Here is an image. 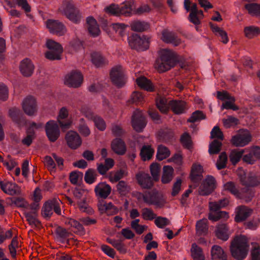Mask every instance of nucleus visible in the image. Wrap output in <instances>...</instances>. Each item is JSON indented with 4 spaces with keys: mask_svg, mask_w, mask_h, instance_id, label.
<instances>
[{
    "mask_svg": "<svg viewBox=\"0 0 260 260\" xmlns=\"http://www.w3.org/2000/svg\"><path fill=\"white\" fill-rule=\"evenodd\" d=\"M68 111L65 107L60 109L57 117V122L63 132H65L69 129L72 123V121L69 119L64 120V119L68 117Z\"/></svg>",
    "mask_w": 260,
    "mask_h": 260,
    "instance_id": "4468645a",
    "label": "nucleus"
},
{
    "mask_svg": "<svg viewBox=\"0 0 260 260\" xmlns=\"http://www.w3.org/2000/svg\"><path fill=\"white\" fill-rule=\"evenodd\" d=\"M148 199L145 200V203L155 205L157 208H162L167 203L166 199L162 193L156 190L148 192Z\"/></svg>",
    "mask_w": 260,
    "mask_h": 260,
    "instance_id": "423d86ee",
    "label": "nucleus"
},
{
    "mask_svg": "<svg viewBox=\"0 0 260 260\" xmlns=\"http://www.w3.org/2000/svg\"><path fill=\"white\" fill-rule=\"evenodd\" d=\"M196 232L198 236H204L208 234V225L206 218H203L197 221L196 223Z\"/></svg>",
    "mask_w": 260,
    "mask_h": 260,
    "instance_id": "c756f323",
    "label": "nucleus"
},
{
    "mask_svg": "<svg viewBox=\"0 0 260 260\" xmlns=\"http://www.w3.org/2000/svg\"><path fill=\"white\" fill-rule=\"evenodd\" d=\"M154 150L150 146H144L140 152V155L143 160L150 159L154 153Z\"/></svg>",
    "mask_w": 260,
    "mask_h": 260,
    "instance_id": "a19ab883",
    "label": "nucleus"
},
{
    "mask_svg": "<svg viewBox=\"0 0 260 260\" xmlns=\"http://www.w3.org/2000/svg\"><path fill=\"white\" fill-rule=\"evenodd\" d=\"M170 151L166 146L160 145L158 146L156 157L158 160H162L170 155Z\"/></svg>",
    "mask_w": 260,
    "mask_h": 260,
    "instance_id": "58836bf2",
    "label": "nucleus"
},
{
    "mask_svg": "<svg viewBox=\"0 0 260 260\" xmlns=\"http://www.w3.org/2000/svg\"><path fill=\"white\" fill-rule=\"evenodd\" d=\"M223 125L226 128H230L233 126H236L239 123V120L232 116H228L227 118L222 119Z\"/></svg>",
    "mask_w": 260,
    "mask_h": 260,
    "instance_id": "6e6d98bb",
    "label": "nucleus"
},
{
    "mask_svg": "<svg viewBox=\"0 0 260 260\" xmlns=\"http://www.w3.org/2000/svg\"><path fill=\"white\" fill-rule=\"evenodd\" d=\"M46 135L50 141H56L60 136V131L57 123L50 120L47 122L45 125Z\"/></svg>",
    "mask_w": 260,
    "mask_h": 260,
    "instance_id": "9b49d317",
    "label": "nucleus"
},
{
    "mask_svg": "<svg viewBox=\"0 0 260 260\" xmlns=\"http://www.w3.org/2000/svg\"><path fill=\"white\" fill-rule=\"evenodd\" d=\"M111 148L116 154L123 155L126 151V145L124 142L121 139L116 138L111 143Z\"/></svg>",
    "mask_w": 260,
    "mask_h": 260,
    "instance_id": "aec40b11",
    "label": "nucleus"
},
{
    "mask_svg": "<svg viewBox=\"0 0 260 260\" xmlns=\"http://www.w3.org/2000/svg\"><path fill=\"white\" fill-rule=\"evenodd\" d=\"M151 10V8L149 5L145 4H142L139 7L136 8L135 7L133 14L135 15H143L145 14Z\"/></svg>",
    "mask_w": 260,
    "mask_h": 260,
    "instance_id": "052dcab7",
    "label": "nucleus"
},
{
    "mask_svg": "<svg viewBox=\"0 0 260 260\" xmlns=\"http://www.w3.org/2000/svg\"><path fill=\"white\" fill-rule=\"evenodd\" d=\"M149 38L143 35L140 37L137 34H133L129 39V45L132 49L137 50H144L149 47Z\"/></svg>",
    "mask_w": 260,
    "mask_h": 260,
    "instance_id": "20e7f679",
    "label": "nucleus"
},
{
    "mask_svg": "<svg viewBox=\"0 0 260 260\" xmlns=\"http://www.w3.org/2000/svg\"><path fill=\"white\" fill-rule=\"evenodd\" d=\"M183 5L185 10L187 12H190L188 16H203V11L198 9L197 4L192 3L190 0H184Z\"/></svg>",
    "mask_w": 260,
    "mask_h": 260,
    "instance_id": "6ab92c4d",
    "label": "nucleus"
},
{
    "mask_svg": "<svg viewBox=\"0 0 260 260\" xmlns=\"http://www.w3.org/2000/svg\"><path fill=\"white\" fill-rule=\"evenodd\" d=\"M34 70V66L28 58H25L21 62L20 70L24 76H30L33 73Z\"/></svg>",
    "mask_w": 260,
    "mask_h": 260,
    "instance_id": "412c9836",
    "label": "nucleus"
},
{
    "mask_svg": "<svg viewBox=\"0 0 260 260\" xmlns=\"http://www.w3.org/2000/svg\"><path fill=\"white\" fill-rule=\"evenodd\" d=\"M110 76L112 82L116 86L121 87L125 84L124 71L121 66H116L112 68Z\"/></svg>",
    "mask_w": 260,
    "mask_h": 260,
    "instance_id": "1a4fd4ad",
    "label": "nucleus"
},
{
    "mask_svg": "<svg viewBox=\"0 0 260 260\" xmlns=\"http://www.w3.org/2000/svg\"><path fill=\"white\" fill-rule=\"evenodd\" d=\"M177 61L174 52L169 49H163L159 51V58L156 60L154 67L159 73H163L174 67Z\"/></svg>",
    "mask_w": 260,
    "mask_h": 260,
    "instance_id": "f257e3e1",
    "label": "nucleus"
},
{
    "mask_svg": "<svg viewBox=\"0 0 260 260\" xmlns=\"http://www.w3.org/2000/svg\"><path fill=\"white\" fill-rule=\"evenodd\" d=\"M62 11L66 16H80L79 10L76 8L72 3L67 1L63 2Z\"/></svg>",
    "mask_w": 260,
    "mask_h": 260,
    "instance_id": "a211bd4d",
    "label": "nucleus"
},
{
    "mask_svg": "<svg viewBox=\"0 0 260 260\" xmlns=\"http://www.w3.org/2000/svg\"><path fill=\"white\" fill-rule=\"evenodd\" d=\"M190 251L193 260H205V256L202 248L196 243L192 244Z\"/></svg>",
    "mask_w": 260,
    "mask_h": 260,
    "instance_id": "4c0bfd02",
    "label": "nucleus"
},
{
    "mask_svg": "<svg viewBox=\"0 0 260 260\" xmlns=\"http://www.w3.org/2000/svg\"><path fill=\"white\" fill-rule=\"evenodd\" d=\"M22 107L26 115L30 116L34 115L38 109L36 98L32 95L27 96L22 102Z\"/></svg>",
    "mask_w": 260,
    "mask_h": 260,
    "instance_id": "9d476101",
    "label": "nucleus"
},
{
    "mask_svg": "<svg viewBox=\"0 0 260 260\" xmlns=\"http://www.w3.org/2000/svg\"><path fill=\"white\" fill-rule=\"evenodd\" d=\"M244 35L246 38L252 39L260 35V28L255 26H248L244 28Z\"/></svg>",
    "mask_w": 260,
    "mask_h": 260,
    "instance_id": "e433bc0d",
    "label": "nucleus"
},
{
    "mask_svg": "<svg viewBox=\"0 0 260 260\" xmlns=\"http://www.w3.org/2000/svg\"><path fill=\"white\" fill-rule=\"evenodd\" d=\"M61 203L60 200L54 198L45 203L42 210V214L45 217H50L53 213L52 210L58 215L61 214V209L59 207V204Z\"/></svg>",
    "mask_w": 260,
    "mask_h": 260,
    "instance_id": "0eeeda50",
    "label": "nucleus"
},
{
    "mask_svg": "<svg viewBox=\"0 0 260 260\" xmlns=\"http://www.w3.org/2000/svg\"><path fill=\"white\" fill-rule=\"evenodd\" d=\"M86 22L89 34L93 37L99 36L100 29L96 20L93 17H87Z\"/></svg>",
    "mask_w": 260,
    "mask_h": 260,
    "instance_id": "bb28decb",
    "label": "nucleus"
},
{
    "mask_svg": "<svg viewBox=\"0 0 260 260\" xmlns=\"http://www.w3.org/2000/svg\"><path fill=\"white\" fill-rule=\"evenodd\" d=\"M94 191L97 196L106 199L110 194L111 188L108 184L100 183L95 186Z\"/></svg>",
    "mask_w": 260,
    "mask_h": 260,
    "instance_id": "4be33fe9",
    "label": "nucleus"
},
{
    "mask_svg": "<svg viewBox=\"0 0 260 260\" xmlns=\"http://www.w3.org/2000/svg\"><path fill=\"white\" fill-rule=\"evenodd\" d=\"M117 191L119 194L125 196L129 192L131 187L124 181H119L116 185Z\"/></svg>",
    "mask_w": 260,
    "mask_h": 260,
    "instance_id": "37998d69",
    "label": "nucleus"
},
{
    "mask_svg": "<svg viewBox=\"0 0 260 260\" xmlns=\"http://www.w3.org/2000/svg\"><path fill=\"white\" fill-rule=\"evenodd\" d=\"M228 214L225 211H217L210 212L208 215V218L213 221H217L222 218H228Z\"/></svg>",
    "mask_w": 260,
    "mask_h": 260,
    "instance_id": "603ef678",
    "label": "nucleus"
},
{
    "mask_svg": "<svg viewBox=\"0 0 260 260\" xmlns=\"http://www.w3.org/2000/svg\"><path fill=\"white\" fill-rule=\"evenodd\" d=\"M131 28L133 31L143 32L147 30L150 28V24L144 21H134L131 24Z\"/></svg>",
    "mask_w": 260,
    "mask_h": 260,
    "instance_id": "72a5a7b5",
    "label": "nucleus"
},
{
    "mask_svg": "<svg viewBox=\"0 0 260 260\" xmlns=\"http://www.w3.org/2000/svg\"><path fill=\"white\" fill-rule=\"evenodd\" d=\"M228 161V156L225 152H222L219 156V158L216 162V166L218 170H221L226 167Z\"/></svg>",
    "mask_w": 260,
    "mask_h": 260,
    "instance_id": "bf43d9fd",
    "label": "nucleus"
},
{
    "mask_svg": "<svg viewBox=\"0 0 260 260\" xmlns=\"http://www.w3.org/2000/svg\"><path fill=\"white\" fill-rule=\"evenodd\" d=\"M244 152V150H241L240 151L234 150L232 151L229 155L230 160L232 164L235 165L238 161H239Z\"/></svg>",
    "mask_w": 260,
    "mask_h": 260,
    "instance_id": "de8ad7c7",
    "label": "nucleus"
},
{
    "mask_svg": "<svg viewBox=\"0 0 260 260\" xmlns=\"http://www.w3.org/2000/svg\"><path fill=\"white\" fill-rule=\"evenodd\" d=\"M24 215L26 218L27 221L30 225H34L35 227H37L40 225V222L36 218V213L35 212H33V213L29 212L25 213Z\"/></svg>",
    "mask_w": 260,
    "mask_h": 260,
    "instance_id": "13d9d810",
    "label": "nucleus"
},
{
    "mask_svg": "<svg viewBox=\"0 0 260 260\" xmlns=\"http://www.w3.org/2000/svg\"><path fill=\"white\" fill-rule=\"evenodd\" d=\"M139 219H137L131 222V227L134 229L137 234L140 235L143 233L147 228V226L142 225L139 224Z\"/></svg>",
    "mask_w": 260,
    "mask_h": 260,
    "instance_id": "680f3d73",
    "label": "nucleus"
},
{
    "mask_svg": "<svg viewBox=\"0 0 260 260\" xmlns=\"http://www.w3.org/2000/svg\"><path fill=\"white\" fill-rule=\"evenodd\" d=\"M136 178L138 184L143 189H150L154 185V180L149 174L144 172H139L136 175Z\"/></svg>",
    "mask_w": 260,
    "mask_h": 260,
    "instance_id": "ddd939ff",
    "label": "nucleus"
},
{
    "mask_svg": "<svg viewBox=\"0 0 260 260\" xmlns=\"http://www.w3.org/2000/svg\"><path fill=\"white\" fill-rule=\"evenodd\" d=\"M156 105L159 110L162 113H166L168 110L167 100L164 97L156 99Z\"/></svg>",
    "mask_w": 260,
    "mask_h": 260,
    "instance_id": "8fccbe9b",
    "label": "nucleus"
},
{
    "mask_svg": "<svg viewBox=\"0 0 260 260\" xmlns=\"http://www.w3.org/2000/svg\"><path fill=\"white\" fill-rule=\"evenodd\" d=\"M137 85L142 89L149 92L154 91V86L151 81L144 76H141L136 79Z\"/></svg>",
    "mask_w": 260,
    "mask_h": 260,
    "instance_id": "393cba45",
    "label": "nucleus"
},
{
    "mask_svg": "<svg viewBox=\"0 0 260 260\" xmlns=\"http://www.w3.org/2000/svg\"><path fill=\"white\" fill-rule=\"evenodd\" d=\"M35 138V132L30 128H27L26 130V136L22 140V143L29 146L31 145L33 140Z\"/></svg>",
    "mask_w": 260,
    "mask_h": 260,
    "instance_id": "09e8293b",
    "label": "nucleus"
},
{
    "mask_svg": "<svg viewBox=\"0 0 260 260\" xmlns=\"http://www.w3.org/2000/svg\"><path fill=\"white\" fill-rule=\"evenodd\" d=\"M65 139L68 145L72 149H76L81 144V138L76 132H68L66 135Z\"/></svg>",
    "mask_w": 260,
    "mask_h": 260,
    "instance_id": "2eb2a0df",
    "label": "nucleus"
},
{
    "mask_svg": "<svg viewBox=\"0 0 260 260\" xmlns=\"http://www.w3.org/2000/svg\"><path fill=\"white\" fill-rule=\"evenodd\" d=\"M229 101H226L222 103L221 105L222 109H232L234 111H237L239 109L238 106L235 104V98L233 96L229 100Z\"/></svg>",
    "mask_w": 260,
    "mask_h": 260,
    "instance_id": "e2e57ef3",
    "label": "nucleus"
},
{
    "mask_svg": "<svg viewBox=\"0 0 260 260\" xmlns=\"http://www.w3.org/2000/svg\"><path fill=\"white\" fill-rule=\"evenodd\" d=\"M206 118V115L201 111H196L193 112L191 117L187 119V122L193 123L197 121Z\"/></svg>",
    "mask_w": 260,
    "mask_h": 260,
    "instance_id": "338daca9",
    "label": "nucleus"
},
{
    "mask_svg": "<svg viewBox=\"0 0 260 260\" xmlns=\"http://www.w3.org/2000/svg\"><path fill=\"white\" fill-rule=\"evenodd\" d=\"M127 173L124 170H120L116 172H110L109 178L110 181L116 182L120 180L124 176H126Z\"/></svg>",
    "mask_w": 260,
    "mask_h": 260,
    "instance_id": "ea45409f",
    "label": "nucleus"
},
{
    "mask_svg": "<svg viewBox=\"0 0 260 260\" xmlns=\"http://www.w3.org/2000/svg\"><path fill=\"white\" fill-rule=\"evenodd\" d=\"M224 189L225 190L230 192L231 193L235 196L237 198L238 197L240 192L236 187L235 183L233 182L230 181L226 183L224 185Z\"/></svg>",
    "mask_w": 260,
    "mask_h": 260,
    "instance_id": "864d4df0",
    "label": "nucleus"
},
{
    "mask_svg": "<svg viewBox=\"0 0 260 260\" xmlns=\"http://www.w3.org/2000/svg\"><path fill=\"white\" fill-rule=\"evenodd\" d=\"M77 204L82 212L87 214H92L93 213L92 208L88 206L86 202V198H83L81 201H78Z\"/></svg>",
    "mask_w": 260,
    "mask_h": 260,
    "instance_id": "0e129e2a",
    "label": "nucleus"
},
{
    "mask_svg": "<svg viewBox=\"0 0 260 260\" xmlns=\"http://www.w3.org/2000/svg\"><path fill=\"white\" fill-rule=\"evenodd\" d=\"M168 105L175 113L180 114L185 109L186 103L183 101H170Z\"/></svg>",
    "mask_w": 260,
    "mask_h": 260,
    "instance_id": "2f4dec72",
    "label": "nucleus"
},
{
    "mask_svg": "<svg viewBox=\"0 0 260 260\" xmlns=\"http://www.w3.org/2000/svg\"><path fill=\"white\" fill-rule=\"evenodd\" d=\"M132 125L137 132H141L146 125L145 118L142 111L138 109L134 111L131 118Z\"/></svg>",
    "mask_w": 260,
    "mask_h": 260,
    "instance_id": "6e6552de",
    "label": "nucleus"
},
{
    "mask_svg": "<svg viewBox=\"0 0 260 260\" xmlns=\"http://www.w3.org/2000/svg\"><path fill=\"white\" fill-rule=\"evenodd\" d=\"M209 24L212 29V31L214 32L218 33L219 35L221 38L222 42L224 44H226L229 41L228 35L226 32L220 27H218L217 26L214 25L211 22H210Z\"/></svg>",
    "mask_w": 260,
    "mask_h": 260,
    "instance_id": "c03bdc74",
    "label": "nucleus"
},
{
    "mask_svg": "<svg viewBox=\"0 0 260 260\" xmlns=\"http://www.w3.org/2000/svg\"><path fill=\"white\" fill-rule=\"evenodd\" d=\"M91 60L93 63L97 67L103 66L105 63L104 57L98 52H93L91 54Z\"/></svg>",
    "mask_w": 260,
    "mask_h": 260,
    "instance_id": "3c124183",
    "label": "nucleus"
},
{
    "mask_svg": "<svg viewBox=\"0 0 260 260\" xmlns=\"http://www.w3.org/2000/svg\"><path fill=\"white\" fill-rule=\"evenodd\" d=\"M135 6L132 1H125L120 5L112 4L105 8L104 10L111 15H134Z\"/></svg>",
    "mask_w": 260,
    "mask_h": 260,
    "instance_id": "7ed1b4c3",
    "label": "nucleus"
},
{
    "mask_svg": "<svg viewBox=\"0 0 260 260\" xmlns=\"http://www.w3.org/2000/svg\"><path fill=\"white\" fill-rule=\"evenodd\" d=\"M46 25L51 32L59 36L63 35L66 31L63 25L57 20L49 19L47 21Z\"/></svg>",
    "mask_w": 260,
    "mask_h": 260,
    "instance_id": "dca6fc26",
    "label": "nucleus"
},
{
    "mask_svg": "<svg viewBox=\"0 0 260 260\" xmlns=\"http://www.w3.org/2000/svg\"><path fill=\"white\" fill-rule=\"evenodd\" d=\"M161 37V40L166 43H171L175 46H177L181 43V40L175 34L168 29L163 30Z\"/></svg>",
    "mask_w": 260,
    "mask_h": 260,
    "instance_id": "f3484780",
    "label": "nucleus"
},
{
    "mask_svg": "<svg viewBox=\"0 0 260 260\" xmlns=\"http://www.w3.org/2000/svg\"><path fill=\"white\" fill-rule=\"evenodd\" d=\"M99 210L102 212H105L108 215H114L118 213V209L112 203L101 204L98 206Z\"/></svg>",
    "mask_w": 260,
    "mask_h": 260,
    "instance_id": "f704fd0d",
    "label": "nucleus"
},
{
    "mask_svg": "<svg viewBox=\"0 0 260 260\" xmlns=\"http://www.w3.org/2000/svg\"><path fill=\"white\" fill-rule=\"evenodd\" d=\"M9 115L13 121L19 124L24 121V118L20 110L16 107H13L9 109Z\"/></svg>",
    "mask_w": 260,
    "mask_h": 260,
    "instance_id": "c85d7f7f",
    "label": "nucleus"
},
{
    "mask_svg": "<svg viewBox=\"0 0 260 260\" xmlns=\"http://www.w3.org/2000/svg\"><path fill=\"white\" fill-rule=\"evenodd\" d=\"M142 216L144 220H151L156 217V214L151 209L145 208L142 210Z\"/></svg>",
    "mask_w": 260,
    "mask_h": 260,
    "instance_id": "69168bd1",
    "label": "nucleus"
},
{
    "mask_svg": "<svg viewBox=\"0 0 260 260\" xmlns=\"http://www.w3.org/2000/svg\"><path fill=\"white\" fill-rule=\"evenodd\" d=\"M251 141V135L247 130L240 129L232 137L231 142L236 147H243Z\"/></svg>",
    "mask_w": 260,
    "mask_h": 260,
    "instance_id": "39448f33",
    "label": "nucleus"
},
{
    "mask_svg": "<svg viewBox=\"0 0 260 260\" xmlns=\"http://www.w3.org/2000/svg\"><path fill=\"white\" fill-rule=\"evenodd\" d=\"M228 228L225 223L218 224L216 226L215 231L216 236L223 241H226L229 237L228 234Z\"/></svg>",
    "mask_w": 260,
    "mask_h": 260,
    "instance_id": "a878e982",
    "label": "nucleus"
},
{
    "mask_svg": "<svg viewBox=\"0 0 260 260\" xmlns=\"http://www.w3.org/2000/svg\"><path fill=\"white\" fill-rule=\"evenodd\" d=\"M82 81V74L77 71H72L66 76L64 83L69 87L77 88L81 85Z\"/></svg>",
    "mask_w": 260,
    "mask_h": 260,
    "instance_id": "f8f14e48",
    "label": "nucleus"
},
{
    "mask_svg": "<svg viewBox=\"0 0 260 260\" xmlns=\"http://www.w3.org/2000/svg\"><path fill=\"white\" fill-rule=\"evenodd\" d=\"M250 255L251 260H260V247L257 243L253 244Z\"/></svg>",
    "mask_w": 260,
    "mask_h": 260,
    "instance_id": "774afa93",
    "label": "nucleus"
},
{
    "mask_svg": "<svg viewBox=\"0 0 260 260\" xmlns=\"http://www.w3.org/2000/svg\"><path fill=\"white\" fill-rule=\"evenodd\" d=\"M5 2L7 5L11 8L14 7L17 3L18 5L21 7V9L26 13L30 11V7L26 0H5Z\"/></svg>",
    "mask_w": 260,
    "mask_h": 260,
    "instance_id": "7c9ffc66",
    "label": "nucleus"
},
{
    "mask_svg": "<svg viewBox=\"0 0 260 260\" xmlns=\"http://www.w3.org/2000/svg\"><path fill=\"white\" fill-rule=\"evenodd\" d=\"M212 260H226V256L222 249L218 245H214L211 249Z\"/></svg>",
    "mask_w": 260,
    "mask_h": 260,
    "instance_id": "473e14b6",
    "label": "nucleus"
},
{
    "mask_svg": "<svg viewBox=\"0 0 260 260\" xmlns=\"http://www.w3.org/2000/svg\"><path fill=\"white\" fill-rule=\"evenodd\" d=\"M2 189L5 193L11 196L20 194L21 193L20 188L16 184L9 182L2 186Z\"/></svg>",
    "mask_w": 260,
    "mask_h": 260,
    "instance_id": "cd10ccee",
    "label": "nucleus"
},
{
    "mask_svg": "<svg viewBox=\"0 0 260 260\" xmlns=\"http://www.w3.org/2000/svg\"><path fill=\"white\" fill-rule=\"evenodd\" d=\"M46 46L49 50L62 52L63 49L61 45L52 40H48L46 42Z\"/></svg>",
    "mask_w": 260,
    "mask_h": 260,
    "instance_id": "4d7b16f0",
    "label": "nucleus"
},
{
    "mask_svg": "<svg viewBox=\"0 0 260 260\" xmlns=\"http://www.w3.org/2000/svg\"><path fill=\"white\" fill-rule=\"evenodd\" d=\"M248 248V240L244 236H236L231 242V254L237 260H243L247 255Z\"/></svg>",
    "mask_w": 260,
    "mask_h": 260,
    "instance_id": "f03ea898",
    "label": "nucleus"
},
{
    "mask_svg": "<svg viewBox=\"0 0 260 260\" xmlns=\"http://www.w3.org/2000/svg\"><path fill=\"white\" fill-rule=\"evenodd\" d=\"M203 169L200 165L193 164L190 174L191 181L193 182H198L201 181L203 178Z\"/></svg>",
    "mask_w": 260,
    "mask_h": 260,
    "instance_id": "5701e85b",
    "label": "nucleus"
},
{
    "mask_svg": "<svg viewBox=\"0 0 260 260\" xmlns=\"http://www.w3.org/2000/svg\"><path fill=\"white\" fill-rule=\"evenodd\" d=\"M174 169L169 166H164L161 177V182L164 184L169 183L173 178Z\"/></svg>",
    "mask_w": 260,
    "mask_h": 260,
    "instance_id": "c9c22d12",
    "label": "nucleus"
},
{
    "mask_svg": "<svg viewBox=\"0 0 260 260\" xmlns=\"http://www.w3.org/2000/svg\"><path fill=\"white\" fill-rule=\"evenodd\" d=\"M150 170L152 179L157 181L159 180L160 166L157 163H153L150 166Z\"/></svg>",
    "mask_w": 260,
    "mask_h": 260,
    "instance_id": "5fc2aeb1",
    "label": "nucleus"
},
{
    "mask_svg": "<svg viewBox=\"0 0 260 260\" xmlns=\"http://www.w3.org/2000/svg\"><path fill=\"white\" fill-rule=\"evenodd\" d=\"M97 176L98 175L95 170L92 169H89L85 173V181L88 184H92L95 181Z\"/></svg>",
    "mask_w": 260,
    "mask_h": 260,
    "instance_id": "49530a36",
    "label": "nucleus"
},
{
    "mask_svg": "<svg viewBox=\"0 0 260 260\" xmlns=\"http://www.w3.org/2000/svg\"><path fill=\"white\" fill-rule=\"evenodd\" d=\"M254 197V192L252 190L249 188L243 189L242 192H240L238 198L244 200L246 202H249L252 200Z\"/></svg>",
    "mask_w": 260,
    "mask_h": 260,
    "instance_id": "a18cd8bd",
    "label": "nucleus"
},
{
    "mask_svg": "<svg viewBox=\"0 0 260 260\" xmlns=\"http://www.w3.org/2000/svg\"><path fill=\"white\" fill-rule=\"evenodd\" d=\"M252 210L244 206H241L237 208V213L235 218L236 222L245 220L251 213Z\"/></svg>",
    "mask_w": 260,
    "mask_h": 260,
    "instance_id": "b1692460",
    "label": "nucleus"
},
{
    "mask_svg": "<svg viewBox=\"0 0 260 260\" xmlns=\"http://www.w3.org/2000/svg\"><path fill=\"white\" fill-rule=\"evenodd\" d=\"M222 145L221 141L213 140L209 145V153L210 154L218 153L221 150Z\"/></svg>",
    "mask_w": 260,
    "mask_h": 260,
    "instance_id": "79ce46f5",
    "label": "nucleus"
}]
</instances>
